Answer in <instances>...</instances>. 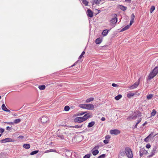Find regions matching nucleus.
Listing matches in <instances>:
<instances>
[{
  "mask_svg": "<svg viewBox=\"0 0 158 158\" xmlns=\"http://www.w3.org/2000/svg\"><path fill=\"white\" fill-rule=\"evenodd\" d=\"M125 153L126 155L128 158H132L133 157V155L132 152L130 148L129 147H126L125 149Z\"/></svg>",
  "mask_w": 158,
  "mask_h": 158,
  "instance_id": "f03ea898",
  "label": "nucleus"
},
{
  "mask_svg": "<svg viewBox=\"0 0 158 158\" xmlns=\"http://www.w3.org/2000/svg\"><path fill=\"white\" fill-rule=\"evenodd\" d=\"M135 17V16L134 14H132L131 15V19L134 20Z\"/></svg>",
  "mask_w": 158,
  "mask_h": 158,
  "instance_id": "49530a36",
  "label": "nucleus"
},
{
  "mask_svg": "<svg viewBox=\"0 0 158 158\" xmlns=\"http://www.w3.org/2000/svg\"><path fill=\"white\" fill-rule=\"evenodd\" d=\"M131 0H125L126 1H131Z\"/></svg>",
  "mask_w": 158,
  "mask_h": 158,
  "instance_id": "774afa93",
  "label": "nucleus"
},
{
  "mask_svg": "<svg viewBox=\"0 0 158 158\" xmlns=\"http://www.w3.org/2000/svg\"><path fill=\"white\" fill-rule=\"evenodd\" d=\"M23 147L27 149H28L30 148V145L29 144H25L23 145Z\"/></svg>",
  "mask_w": 158,
  "mask_h": 158,
  "instance_id": "6ab92c4d",
  "label": "nucleus"
},
{
  "mask_svg": "<svg viewBox=\"0 0 158 158\" xmlns=\"http://www.w3.org/2000/svg\"><path fill=\"white\" fill-rule=\"evenodd\" d=\"M105 156H106L105 154H103L101 155H100L99 156H98V158H104L105 157Z\"/></svg>",
  "mask_w": 158,
  "mask_h": 158,
  "instance_id": "a19ab883",
  "label": "nucleus"
},
{
  "mask_svg": "<svg viewBox=\"0 0 158 158\" xmlns=\"http://www.w3.org/2000/svg\"><path fill=\"white\" fill-rule=\"evenodd\" d=\"M85 54V52L84 51L82 52L81 53V55H80V56L79 57V59H81L82 57H83V56Z\"/></svg>",
  "mask_w": 158,
  "mask_h": 158,
  "instance_id": "58836bf2",
  "label": "nucleus"
},
{
  "mask_svg": "<svg viewBox=\"0 0 158 158\" xmlns=\"http://www.w3.org/2000/svg\"><path fill=\"white\" fill-rule=\"evenodd\" d=\"M99 148V146L98 145H97L94 147L93 149L94 150H98Z\"/></svg>",
  "mask_w": 158,
  "mask_h": 158,
  "instance_id": "09e8293b",
  "label": "nucleus"
},
{
  "mask_svg": "<svg viewBox=\"0 0 158 158\" xmlns=\"http://www.w3.org/2000/svg\"><path fill=\"white\" fill-rule=\"evenodd\" d=\"M5 123H6L9 124H11V125H13L14 124V122H5Z\"/></svg>",
  "mask_w": 158,
  "mask_h": 158,
  "instance_id": "4d7b16f0",
  "label": "nucleus"
},
{
  "mask_svg": "<svg viewBox=\"0 0 158 158\" xmlns=\"http://www.w3.org/2000/svg\"><path fill=\"white\" fill-rule=\"evenodd\" d=\"M119 8L121 10L123 11L126 10L127 8L126 7L121 5L119 6Z\"/></svg>",
  "mask_w": 158,
  "mask_h": 158,
  "instance_id": "5701e85b",
  "label": "nucleus"
},
{
  "mask_svg": "<svg viewBox=\"0 0 158 158\" xmlns=\"http://www.w3.org/2000/svg\"><path fill=\"white\" fill-rule=\"evenodd\" d=\"M94 108V106L93 104H86V109L89 110H92Z\"/></svg>",
  "mask_w": 158,
  "mask_h": 158,
  "instance_id": "6e6552de",
  "label": "nucleus"
},
{
  "mask_svg": "<svg viewBox=\"0 0 158 158\" xmlns=\"http://www.w3.org/2000/svg\"><path fill=\"white\" fill-rule=\"evenodd\" d=\"M146 147L148 148H149L151 147V145L150 144L148 143L146 145Z\"/></svg>",
  "mask_w": 158,
  "mask_h": 158,
  "instance_id": "8fccbe9b",
  "label": "nucleus"
},
{
  "mask_svg": "<svg viewBox=\"0 0 158 158\" xmlns=\"http://www.w3.org/2000/svg\"><path fill=\"white\" fill-rule=\"evenodd\" d=\"M156 147L155 146L151 152V155L149 156V157H151L154 156L156 152Z\"/></svg>",
  "mask_w": 158,
  "mask_h": 158,
  "instance_id": "0eeeda50",
  "label": "nucleus"
},
{
  "mask_svg": "<svg viewBox=\"0 0 158 158\" xmlns=\"http://www.w3.org/2000/svg\"><path fill=\"white\" fill-rule=\"evenodd\" d=\"M11 128L10 127H9V126H8V127H6V129L7 130H11Z\"/></svg>",
  "mask_w": 158,
  "mask_h": 158,
  "instance_id": "13d9d810",
  "label": "nucleus"
},
{
  "mask_svg": "<svg viewBox=\"0 0 158 158\" xmlns=\"http://www.w3.org/2000/svg\"><path fill=\"white\" fill-rule=\"evenodd\" d=\"M156 111L155 109L152 110V112L151 113V116H154L156 113Z\"/></svg>",
  "mask_w": 158,
  "mask_h": 158,
  "instance_id": "e433bc0d",
  "label": "nucleus"
},
{
  "mask_svg": "<svg viewBox=\"0 0 158 158\" xmlns=\"http://www.w3.org/2000/svg\"><path fill=\"white\" fill-rule=\"evenodd\" d=\"M87 15L88 17L92 18L93 16V11L90 9H88L87 11Z\"/></svg>",
  "mask_w": 158,
  "mask_h": 158,
  "instance_id": "9d476101",
  "label": "nucleus"
},
{
  "mask_svg": "<svg viewBox=\"0 0 158 158\" xmlns=\"http://www.w3.org/2000/svg\"><path fill=\"white\" fill-rule=\"evenodd\" d=\"M86 113V112H81L78 113V115H83L85 114Z\"/></svg>",
  "mask_w": 158,
  "mask_h": 158,
  "instance_id": "a18cd8bd",
  "label": "nucleus"
},
{
  "mask_svg": "<svg viewBox=\"0 0 158 158\" xmlns=\"http://www.w3.org/2000/svg\"><path fill=\"white\" fill-rule=\"evenodd\" d=\"M109 31V30H104L102 33V35L103 36H105L108 33Z\"/></svg>",
  "mask_w": 158,
  "mask_h": 158,
  "instance_id": "f3484780",
  "label": "nucleus"
},
{
  "mask_svg": "<svg viewBox=\"0 0 158 158\" xmlns=\"http://www.w3.org/2000/svg\"><path fill=\"white\" fill-rule=\"evenodd\" d=\"M57 136L59 137L61 139H64V136L63 135L57 134Z\"/></svg>",
  "mask_w": 158,
  "mask_h": 158,
  "instance_id": "72a5a7b5",
  "label": "nucleus"
},
{
  "mask_svg": "<svg viewBox=\"0 0 158 158\" xmlns=\"http://www.w3.org/2000/svg\"><path fill=\"white\" fill-rule=\"evenodd\" d=\"M146 123H147V122H145V123H144L143 124V126H144L145 125V124H146Z\"/></svg>",
  "mask_w": 158,
  "mask_h": 158,
  "instance_id": "338daca9",
  "label": "nucleus"
},
{
  "mask_svg": "<svg viewBox=\"0 0 158 158\" xmlns=\"http://www.w3.org/2000/svg\"><path fill=\"white\" fill-rule=\"evenodd\" d=\"M21 120L20 118H18L15 120L14 121V123L15 124H18L20 122Z\"/></svg>",
  "mask_w": 158,
  "mask_h": 158,
  "instance_id": "b1692460",
  "label": "nucleus"
},
{
  "mask_svg": "<svg viewBox=\"0 0 158 158\" xmlns=\"http://www.w3.org/2000/svg\"><path fill=\"white\" fill-rule=\"evenodd\" d=\"M120 132V131L117 129L111 130L110 131V134L112 135H117Z\"/></svg>",
  "mask_w": 158,
  "mask_h": 158,
  "instance_id": "423d86ee",
  "label": "nucleus"
},
{
  "mask_svg": "<svg viewBox=\"0 0 158 158\" xmlns=\"http://www.w3.org/2000/svg\"><path fill=\"white\" fill-rule=\"evenodd\" d=\"M152 73L156 75L158 73V67H156L153 70Z\"/></svg>",
  "mask_w": 158,
  "mask_h": 158,
  "instance_id": "4468645a",
  "label": "nucleus"
},
{
  "mask_svg": "<svg viewBox=\"0 0 158 158\" xmlns=\"http://www.w3.org/2000/svg\"><path fill=\"white\" fill-rule=\"evenodd\" d=\"M92 153L93 155L96 156L99 153V151L98 150H92Z\"/></svg>",
  "mask_w": 158,
  "mask_h": 158,
  "instance_id": "ddd939ff",
  "label": "nucleus"
},
{
  "mask_svg": "<svg viewBox=\"0 0 158 158\" xmlns=\"http://www.w3.org/2000/svg\"><path fill=\"white\" fill-rule=\"evenodd\" d=\"M86 104H82L79 105V106L81 108L86 109Z\"/></svg>",
  "mask_w": 158,
  "mask_h": 158,
  "instance_id": "393cba45",
  "label": "nucleus"
},
{
  "mask_svg": "<svg viewBox=\"0 0 158 158\" xmlns=\"http://www.w3.org/2000/svg\"><path fill=\"white\" fill-rule=\"evenodd\" d=\"M82 3L85 6H87L88 5L89 2L87 0H82Z\"/></svg>",
  "mask_w": 158,
  "mask_h": 158,
  "instance_id": "bb28decb",
  "label": "nucleus"
},
{
  "mask_svg": "<svg viewBox=\"0 0 158 158\" xmlns=\"http://www.w3.org/2000/svg\"><path fill=\"white\" fill-rule=\"evenodd\" d=\"M102 41V39L100 38H99L96 39L95 41L96 43L97 44H99L101 43V42Z\"/></svg>",
  "mask_w": 158,
  "mask_h": 158,
  "instance_id": "a211bd4d",
  "label": "nucleus"
},
{
  "mask_svg": "<svg viewBox=\"0 0 158 158\" xmlns=\"http://www.w3.org/2000/svg\"><path fill=\"white\" fill-rule=\"evenodd\" d=\"M140 79V78L138 80V82H135L133 85H131L130 87V88L131 89H133L134 88L137 87L138 86L139 84V81Z\"/></svg>",
  "mask_w": 158,
  "mask_h": 158,
  "instance_id": "9b49d317",
  "label": "nucleus"
},
{
  "mask_svg": "<svg viewBox=\"0 0 158 158\" xmlns=\"http://www.w3.org/2000/svg\"><path fill=\"white\" fill-rule=\"evenodd\" d=\"M2 109L4 111H5L7 109L4 104H3L2 105Z\"/></svg>",
  "mask_w": 158,
  "mask_h": 158,
  "instance_id": "473e14b6",
  "label": "nucleus"
},
{
  "mask_svg": "<svg viewBox=\"0 0 158 158\" xmlns=\"http://www.w3.org/2000/svg\"><path fill=\"white\" fill-rule=\"evenodd\" d=\"M141 113L139 110H136L134 113V115L133 116L128 117L127 119L129 120H131V119H135L137 117H139L141 116Z\"/></svg>",
  "mask_w": 158,
  "mask_h": 158,
  "instance_id": "7ed1b4c3",
  "label": "nucleus"
},
{
  "mask_svg": "<svg viewBox=\"0 0 158 158\" xmlns=\"http://www.w3.org/2000/svg\"><path fill=\"white\" fill-rule=\"evenodd\" d=\"M19 138L20 139H23V136H20L19 137Z\"/></svg>",
  "mask_w": 158,
  "mask_h": 158,
  "instance_id": "0e129e2a",
  "label": "nucleus"
},
{
  "mask_svg": "<svg viewBox=\"0 0 158 158\" xmlns=\"http://www.w3.org/2000/svg\"><path fill=\"white\" fill-rule=\"evenodd\" d=\"M156 134V135H154V133L153 132H151L150 134L149 135H148V137H149L150 138H153L154 137Z\"/></svg>",
  "mask_w": 158,
  "mask_h": 158,
  "instance_id": "f704fd0d",
  "label": "nucleus"
},
{
  "mask_svg": "<svg viewBox=\"0 0 158 158\" xmlns=\"http://www.w3.org/2000/svg\"><path fill=\"white\" fill-rule=\"evenodd\" d=\"M69 107L68 106H66L64 107V109L66 111H68L69 110Z\"/></svg>",
  "mask_w": 158,
  "mask_h": 158,
  "instance_id": "4c0bfd02",
  "label": "nucleus"
},
{
  "mask_svg": "<svg viewBox=\"0 0 158 158\" xmlns=\"http://www.w3.org/2000/svg\"><path fill=\"white\" fill-rule=\"evenodd\" d=\"M49 120V118L46 116H42L41 118V122L43 123H47L48 122Z\"/></svg>",
  "mask_w": 158,
  "mask_h": 158,
  "instance_id": "39448f33",
  "label": "nucleus"
},
{
  "mask_svg": "<svg viewBox=\"0 0 158 158\" xmlns=\"http://www.w3.org/2000/svg\"><path fill=\"white\" fill-rule=\"evenodd\" d=\"M150 138L148 137V136L144 139V141L146 142H148Z\"/></svg>",
  "mask_w": 158,
  "mask_h": 158,
  "instance_id": "37998d69",
  "label": "nucleus"
},
{
  "mask_svg": "<svg viewBox=\"0 0 158 158\" xmlns=\"http://www.w3.org/2000/svg\"><path fill=\"white\" fill-rule=\"evenodd\" d=\"M148 153V151L145 150L144 154H147Z\"/></svg>",
  "mask_w": 158,
  "mask_h": 158,
  "instance_id": "e2e57ef3",
  "label": "nucleus"
},
{
  "mask_svg": "<svg viewBox=\"0 0 158 158\" xmlns=\"http://www.w3.org/2000/svg\"><path fill=\"white\" fill-rule=\"evenodd\" d=\"M130 27V25H128L123 28L121 30V31H123L128 29Z\"/></svg>",
  "mask_w": 158,
  "mask_h": 158,
  "instance_id": "412c9836",
  "label": "nucleus"
},
{
  "mask_svg": "<svg viewBox=\"0 0 158 158\" xmlns=\"http://www.w3.org/2000/svg\"><path fill=\"white\" fill-rule=\"evenodd\" d=\"M82 125H83V124H82L81 125H75L74 126H73V127L75 128H81L82 127Z\"/></svg>",
  "mask_w": 158,
  "mask_h": 158,
  "instance_id": "c9c22d12",
  "label": "nucleus"
},
{
  "mask_svg": "<svg viewBox=\"0 0 158 158\" xmlns=\"http://www.w3.org/2000/svg\"><path fill=\"white\" fill-rule=\"evenodd\" d=\"M134 21V20H131L130 23V24L129 25H130V26L132 24Z\"/></svg>",
  "mask_w": 158,
  "mask_h": 158,
  "instance_id": "5fc2aeb1",
  "label": "nucleus"
},
{
  "mask_svg": "<svg viewBox=\"0 0 158 158\" xmlns=\"http://www.w3.org/2000/svg\"><path fill=\"white\" fill-rule=\"evenodd\" d=\"M155 6H152L151 7L150 9V13H152L153 11L155 10Z\"/></svg>",
  "mask_w": 158,
  "mask_h": 158,
  "instance_id": "2f4dec72",
  "label": "nucleus"
},
{
  "mask_svg": "<svg viewBox=\"0 0 158 158\" xmlns=\"http://www.w3.org/2000/svg\"><path fill=\"white\" fill-rule=\"evenodd\" d=\"M156 75H155L152 72L149 75L148 78L149 79H151L153 78Z\"/></svg>",
  "mask_w": 158,
  "mask_h": 158,
  "instance_id": "aec40b11",
  "label": "nucleus"
},
{
  "mask_svg": "<svg viewBox=\"0 0 158 158\" xmlns=\"http://www.w3.org/2000/svg\"><path fill=\"white\" fill-rule=\"evenodd\" d=\"M112 16L113 17V18L110 20V23L112 24H115L117 21V15L115 14H112Z\"/></svg>",
  "mask_w": 158,
  "mask_h": 158,
  "instance_id": "20e7f679",
  "label": "nucleus"
},
{
  "mask_svg": "<svg viewBox=\"0 0 158 158\" xmlns=\"http://www.w3.org/2000/svg\"><path fill=\"white\" fill-rule=\"evenodd\" d=\"M39 152V150H35V151H34L32 152L31 153H30V155H35V154H36V153H38Z\"/></svg>",
  "mask_w": 158,
  "mask_h": 158,
  "instance_id": "7c9ffc66",
  "label": "nucleus"
},
{
  "mask_svg": "<svg viewBox=\"0 0 158 158\" xmlns=\"http://www.w3.org/2000/svg\"><path fill=\"white\" fill-rule=\"evenodd\" d=\"M120 155L122 156H124L126 155L125 151H122L120 152Z\"/></svg>",
  "mask_w": 158,
  "mask_h": 158,
  "instance_id": "c03bdc74",
  "label": "nucleus"
},
{
  "mask_svg": "<svg viewBox=\"0 0 158 158\" xmlns=\"http://www.w3.org/2000/svg\"><path fill=\"white\" fill-rule=\"evenodd\" d=\"M91 155V154H86L83 157V158H89Z\"/></svg>",
  "mask_w": 158,
  "mask_h": 158,
  "instance_id": "ea45409f",
  "label": "nucleus"
},
{
  "mask_svg": "<svg viewBox=\"0 0 158 158\" xmlns=\"http://www.w3.org/2000/svg\"><path fill=\"white\" fill-rule=\"evenodd\" d=\"M39 88L40 90H44L45 88V86L44 85H41L39 86Z\"/></svg>",
  "mask_w": 158,
  "mask_h": 158,
  "instance_id": "a878e982",
  "label": "nucleus"
},
{
  "mask_svg": "<svg viewBox=\"0 0 158 158\" xmlns=\"http://www.w3.org/2000/svg\"><path fill=\"white\" fill-rule=\"evenodd\" d=\"M135 94L134 93H129L127 94V96L128 98H130L131 97L133 96Z\"/></svg>",
  "mask_w": 158,
  "mask_h": 158,
  "instance_id": "c85d7f7f",
  "label": "nucleus"
},
{
  "mask_svg": "<svg viewBox=\"0 0 158 158\" xmlns=\"http://www.w3.org/2000/svg\"><path fill=\"white\" fill-rule=\"evenodd\" d=\"M0 141L2 143H5L8 142H12L13 141L12 139L10 138H6L1 140Z\"/></svg>",
  "mask_w": 158,
  "mask_h": 158,
  "instance_id": "1a4fd4ad",
  "label": "nucleus"
},
{
  "mask_svg": "<svg viewBox=\"0 0 158 158\" xmlns=\"http://www.w3.org/2000/svg\"><path fill=\"white\" fill-rule=\"evenodd\" d=\"M122 97V95L121 94H119L115 97V99L117 100H118L120 99Z\"/></svg>",
  "mask_w": 158,
  "mask_h": 158,
  "instance_id": "cd10ccee",
  "label": "nucleus"
},
{
  "mask_svg": "<svg viewBox=\"0 0 158 158\" xmlns=\"http://www.w3.org/2000/svg\"><path fill=\"white\" fill-rule=\"evenodd\" d=\"M109 141V140L105 139V140H104L103 142L104 143L106 144L108 143Z\"/></svg>",
  "mask_w": 158,
  "mask_h": 158,
  "instance_id": "de8ad7c7",
  "label": "nucleus"
},
{
  "mask_svg": "<svg viewBox=\"0 0 158 158\" xmlns=\"http://www.w3.org/2000/svg\"><path fill=\"white\" fill-rule=\"evenodd\" d=\"M56 152V151L55 149H50L47 151V152Z\"/></svg>",
  "mask_w": 158,
  "mask_h": 158,
  "instance_id": "79ce46f5",
  "label": "nucleus"
},
{
  "mask_svg": "<svg viewBox=\"0 0 158 158\" xmlns=\"http://www.w3.org/2000/svg\"><path fill=\"white\" fill-rule=\"evenodd\" d=\"M137 125H136V124L135 125V126H134V128H136L137 127Z\"/></svg>",
  "mask_w": 158,
  "mask_h": 158,
  "instance_id": "69168bd1",
  "label": "nucleus"
},
{
  "mask_svg": "<svg viewBox=\"0 0 158 158\" xmlns=\"http://www.w3.org/2000/svg\"><path fill=\"white\" fill-rule=\"evenodd\" d=\"M141 121V118H140L139 119L137 120V122L136 123V125H138Z\"/></svg>",
  "mask_w": 158,
  "mask_h": 158,
  "instance_id": "6e6d98bb",
  "label": "nucleus"
},
{
  "mask_svg": "<svg viewBox=\"0 0 158 158\" xmlns=\"http://www.w3.org/2000/svg\"><path fill=\"white\" fill-rule=\"evenodd\" d=\"M112 86L114 87H116L118 86V85H117V84H116L115 83H114L112 84Z\"/></svg>",
  "mask_w": 158,
  "mask_h": 158,
  "instance_id": "3c124183",
  "label": "nucleus"
},
{
  "mask_svg": "<svg viewBox=\"0 0 158 158\" xmlns=\"http://www.w3.org/2000/svg\"><path fill=\"white\" fill-rule=\"evenodd\" d=\"M145 149L144 148H142L140 149L139 151V155L141 157L144 154Z\"/></svg>",
  "mask_w": 158,
  "mask_h": 158,
  "instance_id": "f8f14e48",
  "label": "nucleus"
},
{
  "mask_svg": "<svg viewBox=\"0 0 158 158\" xmlns=\"http://www.w3.org/2000/svg\"><path fill=\"white\" fill-rule=\"evenodd\" d=\"M5 111L10 113V110L8 109H7Z\"/></svg>",
  "mask_w": 158,
  "mask_h": 158,
  "instance_id": "052dcab7",
  "label": "nucleus"
},
{
  "mask_svg": "<svg viewBox=\"0 0 158 158\" xmlns=\"http://www.w3.org/2000/svg\"><path fill=\"white\" fill-rule=\"evenodd\" d=\"M94 98H89L87 99L85 101V102L87 103H88L91 102V101H92L94 100Z\"/></svg>",
  "mask_w": 158,
  "mask_h": 158,
  "instance_id": "4be33fe9",
  "label": "nucleus"
},
{
  "mask_svg": "<svg viewBox=\"0 0 158 158\" xmlns=\"http://www.w3.org/2000/svg\"><path fill=\"white\" fill-rule=\"evenodd\" d=\"M91 117V115L89 114H85L83 117H79L76 118L74 119V122L75 123H81L85 120L88 118Z\"/></svg>",
  "mask_w": 158,
  "mask_h": 158,
  "instance_id": "f257e3e1",
  "label": "nucleus"
},
{
  "mask_svg": "<svg viewBox=\"0 0 158 158\" xmlns=\"http://www.w3.org/2000/svg\"><path fill=\"white\" fill-rule=\"evenodd\" d=\"M110 138V136L109 135H106L105 137V138L106 139L108 140Z\"/></svg>",
  "mask_w": 158,
  "mask_h": 158,
  "instance_id": "603ef678",
  "label": "nucleus"
},
{
  "mask_svg": "<svg viewBox=\"0 0 158 158\" xmlns=\"http://www.w3.org/2000/svg\"><path fill=\"white\" fill-rule=\"evenodd\" d=\"M95 123V122L94 121H92L89 123L88 125V128L92 127L94 125Z\"/></svg>",
  "mask_w": 158,
  "mask_h": 158,
  "instance_id": "dca6fc26",
  "label": "nucleus"
},
{
  "mask_svg": "<svg viewBox=\"0 0 158 158\" xmlns=\"http://www.w3.org/2000/svg\"><path fill=\"white\" fill-rule=\"evenodd\" d=\"M92 5L100 4V1L99 0H93L92 1Z\"/></svg>",
  "mask_w": 158,
  "mask_h": 158,
  "instance_id": "2eb2a0df",
  "label": "nucleus"
},
{
  "mask_svg": "<svg viewBox=\"0 0 158 158\" xmlns=\"http://www.w3.org/2000/svg\"><path fill=\"white\" fill-rule=\"evenodd\" d=\"M13 115L14 116H16L18 115V114L17 113H15L13 114Z\"/></svg>",
  "mask_w": 158,
  "mask_h": 158,
  "instance_id": "680f3d73",
  "label": "nucleus"
},
{
  "mask_svg": "<svg viewBox=\"0 0 158 158\" xmlns=\"http://www.w3.org/2000/svg\"><path fill=\"white\" fill-rule=\"evenodd\" d=\"M4 131V129L3 128H0V133H3Z\"/></svg>",
  "mask_w": 158,
  "mask_h": 158,
  "instance_id": "864d4df0",
  "label": "nucleus"
},
{
  "mask_svg": "<svg viewBox=\"0 0 158 158\" xmlns=\"http://www.w3.org/2000/svg\"><path fill=\"white\" fill-rule=\"evenodd\" d=\"M153 94H150L147 96V98L148 100H150L153 97Z\"/></svg>",
  "mask_w": 158,
  "mask_h": 158,
  "instance_id": "c756f323",
  "label": "nucleus"
},
{
  "mask_svg": "<svg viewBox=\"0 0 158 158\" xmlns=\"http://www.w3.org/2000/svg\"><path fill=\"white\" fill-rule=\"evenodd\" d=\"M101 120L102 121H104L105 120V118L104 117H102L101 118Z\"/></svg>",
  "mask_w": 158,
  "mask_h": 158,
  "instance_id": "bf43d9fd",
  "label": "nucleus"
}]
</instances>
